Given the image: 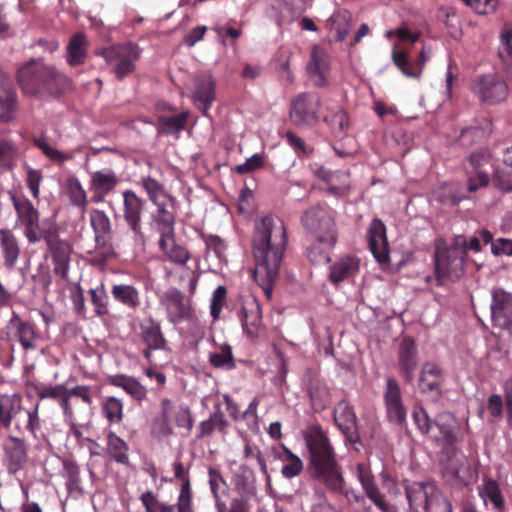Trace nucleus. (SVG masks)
I'll return each mask as SVG.
<instances>
[{"mask_svg":"<svg viewBox=\"0 0 512 512\" xmlns=\"http://www.w3.org/2000/svg\"><path fill=\"white\" fill-rule=\"evenodd\" d=\"M255 259L254 278L267 297L272 294L278 280L279 269L287 246L284 222L276 215L268 214L255 222L253 238Z\"/></svg>","mask_w":512,"mask_h":512,"instance_id":"nucleus-1","label":"nucleus"},{"mask_svg":"<svg viewBox=\"0 0 512 512\" xmlns=\"http://www.w3.org/2000/svg\"><path fill=\"white\" fill-rule=\"evenodd\" d=\"M307 448V471L313 480L324 486H335L340 481L342 467L338 461L336 450L321 426L308 429L304 435Z\"/></svg>","mask_w":512,"mask_h":512,"instance_id":"nucleus-2","label":"nucleus"},{"mask_svg":"<svg viewBox=\"0 0 512 512\" xmlns=\"http://www.w3.org/2000/svg\"><path fill=\"white\" fill-rule=\"evenodd\" d=\"M207 473L216 512H251L258 500L257 488L253 479L240 472L233 475V488L228 505L226 497L229 495V490L222 472L219 468L210 466Z\"/></svg>","mask_w":512,"mask_h":512,"instance_id":"nucleus-3","label":"nucleus"},{"mask_svg":"<svg viewBox=\"0 0 512 512\" xmlns=\"http://www.w3.org/2000/svg\"><path fill=\"white\" fill-rule=\"evenodd\" d=\"M18 83L30 96L59 94L68 83V78L55 66L32 60L18 70Z\"/></svg>","mask_w":512,"mask_h":512,"instance_id":"nucleus-4","label":"nucleus"},{"mask_svg":"<svg viewBox=\"0 0 512 512\" xmlns=\"http://www.w3.org/2000/svg\"><path fill=\"white\" fill-rule=\"evenodd\" d=\"M463 245L461 237H453L449 247H436L434 271L437 286L444 285L447 280L456 281L464 275L468 255Z\"/></svg>","mask_w":512,"mask_h":512,"instance_id":"nucleus-5","label":"nucleus"},{"mask_svg":"<svg viewBox=\"0 0 512 512\" xmlns=\"http://www.w3.org/2000/svg\"><path fill=\"white\" fill-rule=\"evenodd\" d=\"M41 339L37 325L31 320L22 318L14 310L11 311L6 324L0 328V341L11 345L18 344L26 352L37 349Z\"/></svg>","mask_w":512,"mask_h":512,"instance_id":"nucleus-6","label":"nucleus"},{"mask_svg":"<svg viewBox=\"0 0 512 512\" xmlns=\"http://www.w3.org/2000/svg\"><path fill=\"white\" fill-rule=\"evenodd\" d=\"M89 221L95 241L94 251L90 252L91 262L103 265L115 256L111 220L105 211L92 209L89 213Z\"/></svg>","mask_w":512,"mask_h":512,"instance_id":"nucleus-7","label":"nucleus"},{"mask_svg":"<svg viewBox=\"0 0 512 512\" xmlns=\"http://www.w3.org/2000/svg\"><path fill=\"white\" fill-rule=\"evenodd\" d=\"M301 222L317 242L329 248L337 243L338 231L333 211L322 206L311 207L303 214Z\"/></svg>","mask_w":512,"mask_h":512,"instance_id":"nucleus-8","label":"nucleus"},{"mask_svg":"<svg viewBox=\"0 0 512 512\" xmlns=\"http://www.w3.org/2000/svg\"><path fill=\"white\" fill-rule=\"evenodd\" d=\"M123 219L127 225L132 245L139 250H144L146 245V235L143 231L142 217L145 202L131 189L122 192Z\"/></svg>","mask_w":512,"mask_h":512,"instance_id":"nucleus-9","label":"nucleus"},{"mask_svg":"<svg viewBox=\"0 0 512 512\" xmlns=\"http://www.w3.org/2000/svg\"><path fill=\"white\" fill-rule=\"evenodd\" d=\"M140 53L138 45L127 42L103 48L97 54L104 57L107 64L113 67L116 79L123 81L125 77L135 71Z\"/></svg>","mask_w":512,"mask_h":512,"instance_id":"nucleus-10","label":"nucleus"},{"mask_svg":"<svg viewBox=\"0 0 512 512\" xmlns=\"http://www.w3.org/2000/svg\"><path fill=\"white\" fill-rule=\"evenodd\" d=\"M321 98L316 92L297 94L290 105V119L298 127H311L318 121Z\"/></svg>","mask_w":512,"mask_h":512,"instance_id":"nucleus-11","label":"nucleus"},{"mask_svg":"<svg viewBox=\"0 0 512 512\" xmlns=\"http://www.w3.org/2000/svg\"><path fill=\"white\" fill-rule=\"evenodd\" d=\"M45 244L47 247V254L45 257L47 258L49 256L51 258L54 265L53 273L61 279H67L71 262V254L73 252L72 244L68 240L60 237L59 229L50 237L48 236Z\"/></svg>","mask_w":512,"mask_h":512,"instance_id":"nucleus-12","label":"nucleus"},{"mask_svg":"<svg viewBox=\"0 0 512 512\" xmlns=\"http://www.w3.org/2000/svg\"><path fill=\"white\" fill-rule=\"evenodd\" d=\"M471 90L481 102L490 105L502 102L508 97L507 84L494 74L477 76Z\"/></svg>","mask_w":512,"mask_h":512,"instance_id":"nucleus-13","label":"nucleus"},{"mask_svg":"<svg viewBox=\"0 0 512 512\" xmlns=\"http://www.w3.org/2000/svg\"><path fill=\"white\" fill-rule=\"evenodd\" d=\"M28 447L26 441L16 436H9L3 444L2 463L9 475H16L28 464Z\"/></svg>","mask_w":512,"mask_h":512,"instance_id":"nucleus-14","label":"nucleus"},{"mask_svg":"<svg viewBox=\"0 0 512 512\" xmlns=\"http://www.w3.org/2000/svg\"><path fill=\"white\" fill-rule=\"evenodd\" d=\"M160 303L165 307L167 318L173 324L189 320L193 316L190 299L176 288L165 291L160 297Z\"/></svg>","mask_w":512,"mask_h":512,"instance_id":"nucleus-15","label":"nucleus"},{"mask_svg":"<svg viewBox=\"0 0 512 512\" xmlns=\"http://www.w3.org/2000/svg\"><path fill=\"white\" fill-rule=\"evenodd\" d=\"M335 425L351 444H360L361 438L357 425V416L353 407L345 399L339 401L333 410Z\"/></svg>","mask_w":512,"mask_h":512,"instance_id":"nucleus-16","label":"nucleus"},{"mask_svg":"<svg viewBox=\"0 0 512 512\" xmlns=\"http://www.w3.org/2000/svg\"><path fill=\"white\" fill-rule=\"evenodd\" d=\"M331 70V58L325 47L314 45L307 64V74L316 87L328 85V78Z\"/></svg>","mask_w":512,"mask_h":512,"instance_id":"nucleus-17","label":"nucleus"},{"mask_svg":"<svg viewBox=\"0 0 512 512\" xmlns=\"http://www.w3.org/2000/svg\"><path fill=\"white\" fill-rule=\"evenodd\" d=\"M384 403L388 420L402 426L406 422L407 412L403 405L401 388L392 377L386 379Z\"/></svg>","mask_w":512,"mask_h":512,"instance_id":"nucleus-18","label":"nucleus"},{"mask_svg":"<svg viewBox=\"0 0 512 512\" xmlns=\"http://www.w3.org/2000/svg\"><path fill=\"white\" fill-rule=\"evenodd\" d=\"M120 179L112 169L97 170L90 175L89 190L93 203H102L119 185Z\"/></svg>","mask_w":512,"mask_h":512,"instance_id":"nucleus-19","label":"nucleus"},{"mask_svg":"<svg viewBox=\"0 0 512 512\" xmlns=\"http://www.w3.org/2000/svg\"><path fill=\"white\" fill-rule=\"evenodd\" d=\"M397 360L399 373L406 383H412L418 367V347L413 338L409 336L402 338L397 352Z\"/></svg>","mask_w":512,"mask_h":512,"instance_id":"nucleus-20","label":"nucleus"},{"mask_svg":"<svg viewBox=\"0 0 512 512\" xmlns=\"http://www.w3.org/2000/svg\"><path fill=\"white\" fill-rule=\"evenodd\" d=\"M240 319L245 334L252 340L258 338L263 321L261 307L256 298L248 297L242 301Z\"/></svg>","mask_w":512,"mask_h":512,"instance_id":"nucleus-21","label":"nucleus"},{"mask_svg":"<svg viewBox=\"0 0 512 512\" xmlns=\"http://www.w3.org/2000/svg\"><path fill=\"white\" fill-rule=\"evenodd\" d=\"M391 57L394 65L405 77L417 80L421 78L423 69L429 60V55L426 52L425 47L421 49L415 60H412L409 57L407 51L397 50L396 48L392 50Z\"/></svg>","mask_w":512,"mask_h":512,"instance_id":"nucleus-22","label":"nucleus"},{"mask_svg":"<svg viewBox=\"0 0 512 512\" xmlns=\"http://www.w3.org/2000/svg\"><path fill=\"white\" fill-rule=\"evenodd\" d=\"M491 318L494 324L507 329L512 324V294L502 288L492 290Z\"/></svg>","mask_w":512,"mask_h":512,"instance_id":"nucleus-23","label":"nucleus"},{"mask_svg":"<svg viewBox=\"0 0 512 512\" xmlns=\"http://www.w3.org/2000/svg\"><path fill=\"white\" fill-rule=\"evenodd\" d=\"M155 210L150 215V227L159 234L175 230L176 198H170L154 204Z\"/></svg>","mask_w":512,"mask_h":512,"instance_id":"nucleus-24","label":"nucleus"},{"mask_svg":"<svg viewBox=\"0 0 512 512\" xmlns=\"http://www.w3.org/2000/svg\"><path fill=\"white\" fill-rule=\"evenodd\" d=\"M464 462L465 457L458 455L455 447H444L439 464L442 477L447 484L461 485L465 483L460 475Z\"/></svg>","mask_w":512,"mask_h":512,"instance_id":"nucleus-25","label":"nucleus"},{"mask_svg":"<svg viewBox=\"0 0 512 512\" xmlns=\"http://www.w3.org/2000/svg\"><path fill=\"white\" fill-rule=\"evenodd\" d=\"M436 487L430 482H413L405 487L409 512H429L430 498Z\"/></svg>","mask_w":512,"mask_h":512,"instance_id":"nucleus-26","label":"nucleus"},{"mask_svg":"<svg viewBox=\"0 0 512 512\" xmlns=\"http://www.w3.org/2000/svg\"><path fill=\"white\" fill-rule=\"evenodd\" d=\"M356 476L358 481L361 483L366 496L379 510L382 512H388L389 504L387 503L384 494L381 493L369 466L365 463H358L356 465Z\"/></svg>","mask_w":512,"mask_h":512,"instance_id":"nucleus-27","label":"nucleus"},{"mask_svg":"<svg viewBox=\"0 0 512 512\" xmlns=\"http://www.w3.org/2000/svg\"><path fill=\"white\" fill-rule=\"evenodd\" d=\"M368 245L371 253L379 263L389 258V245L386 236V227L380 219H373L367 233Z\"/></svg>","mask_w":512,"mask_h":512,"instance_id":"nucleus-28","label":"nucleus"},{"mask_svg":"<svg viewBox=\"0 0 512 512\" xmlns=\"http://www.w3.org/2000/svg\"><path fill=\"white\" fill-rule=\"evenodd\" d=\"M215 81L211 75H200L195 79V91L192 96L194 105L208 116V111L215 101Z\"/></svg>","mask_w":512,"mask_h":512,"instance_id":"nucleus-29","label":"nucleus"},{"mask_svg":"<svg viewBox=\"0 0 512 512\" xmlns=\"http://www.w3.org/2000/svg\"><path fill=\"white\" fill-rule=\"evenodd\" d=\"M158 244L164 259L175 265L184 266L190 259L188 249L176 242L175 230L160 234Z\"/></svg>","mask_w":512,"mask_h":512,"instance_id":"nucleus-30","label":"nucleus"},{"mask_svg":"<svg viewBox=\"0 0 512 512\" xmlns=\"http://www.w3.org/2000/svg\"><path fill=\"white\" fill-rule=\"evenodd\" d=\"M444 382L442 369L433 362H426L422 365L419 377V389L423 394H442L441 388Z\"/></svg>","mask_w":512,"mask_h":512,"instance_id":"nucleus-31","label":"nucleus"},{"mask_svg":"<svg viewBox=\"0 0 512 512\" xmlns=\"http://www.w3.org/2000/svg\"><path fill=\"white\" fill-rule=\"evenodd\" d=\"M173 412V404L170 399L163 398L160 402V410L154 416L151 423V434L157 439L168 438L173 435V427L171 418Z\"/></svg>","mask_w":512,"mask_h":512,"instance_id":"nucleus-32","label":"nucleus"},{"mask_svg":"<svg viewBox=\"0 0 512 512\" xmlns=\"http://www.w3.org/2000/svg\"><path fill=\"white\" fill-rule=\"evenodd\" d=\"M314 175L318 179L326 182L327 190L332 195L340 196L346 194L349 191V172H333L321 166L314 170Z\"/></svg>","mask_w":512,"mask_h":512,"instance_id":"nucleus-33","label":"nucleus"},{"mask_svg":"<svg viewBox=\"0 0 512 512\" xmlns=\"http://www.w3.org/2000/svg\"><path fill=\"white\" fill-rule=\"evenodd\" d=\"M360 267V260L352 255H345L335 261L329 268L328 280L333 285L354 277Z\"/></svg>","mask_w":512,"mask_h":512,"instance_id":"nucleus-34","label":"nucleus"},{"mask_svg":"<svg viewBox=\"0 0 512 512\" xmlns=\"http://www.w3.org/2000/svg\"><path fill=\"white\" fill-rule=\"evenodd\" d=\"M0 253L3 265L7 269L14 268L20 257L21 247L19 239L10 229H0Z\"/></svg>","mask_w":512,"mask_h":512,"instance_id":"nucleus-35","label":"nucleus"},{"mask_svg":"<svg viewBox=\"0 0 512 512\" xmlns=\"http://www.w3.org/2000/svg\"><path fill=\"white\" fill-rule=\"evenodd\" d=\"M10 199L16 212V224L22 229L40 218V212L25 196L9 192Z\"/></svg>","mask_w":512,"mask_h":512,"instance_id":"nucleus-36","label":"nucleus"},{"mask_svg":"<svg viewBox=\"0 0 512 512\" xmlns=\"http://www.w3.org/2000/svg\"><path fill=\"white\" fill-rule=\"evenodd\" d=\"M22 397L17 393L0 395V429L9 430L22 410Z\"/></svg>","mask_w":512,"mask_h":512,"instance_id":"nucleus-37","label":"nucleus"},{"mask_svg":"<svg viewBox=\"0 0 512 512\" xmlns=\"http://www.w3.org/2000/svg\"><path fill=\"white\" fill-rule=\"evenodd\" d=\"M140 334L143 342L150 349H165L167 341L161 330L160 323L152 317L146 318L140 324Z\"/></svg>","mask_w":512,"mask_h":512,"instance_id":"nucleus-38","label":"nucleus"},{"mask_svg":"<svg viewBox=\"0 0 512 512\" xmlns=\"http://www.w3.org/2000/svg\"><path fill=\"white\" fill-rule=\"evenodd\" d=\"M215 410L207 420L200 423L197 438L210 437L215 431L225 435L229 422L225 419L224 413L221 409V404L217 403L214 406Z\"/></svg>","mask_w":512,"mask_h":512,"instance_id":"nucleus-39","label":"nucleus"},{"mask_svg":"<svg viewBox=\"0 0 512 512\" xmlns=\"http://www.w3.org/2000/svg\"><path fill=\"white\" fill-rule=\"evenodd\" d=\"M105 452L111 460L118 464L128 465L130 462L128 443L114 431L110 430L106 433Z\"/></svg>","mask_w":512,"mask_h":512,"instance_id":"nucleus-40","label":"nucleus"},{"mask_svg":"<svg viewBox=\"0 0 512 512\" xmlns=\"http://www.w3.org/2000/svg\"><path fill=\"white\" fill-rule=\"evenodd\" d=\"M438 430V434L434 435L436 441L441 442L445 447H454L457 441L454 432L453 418L450 413H439L432 422V429Z\"/></svg>","mask_w":512,"mask_h":512,"instance_id":"nucleus-41","label":"nucleus"},{"mask_svg":"<svg viewBox=\"0 0 512 512\" xmlns=\"http://www.w3.org/2000/svg\"><path fill=\"white\" fill-rule=\"evenodd\" d=\"M110 385L123 389L134 400L141 402L147 396V389L135 378L125 374L109 376Z\"/></svg>","mask_w":512,"mask_h":512,"instance_id":"nucleus-42","label":"nucleus"},{"mask_svg":"<svg viewBox=\"0 0 512 512\" xmlns=\"http://www.w3.org/2000/svg\"><path fill=\"white\" fill-rule=\"evenodd\" d=\"M492 167L491 156L485 150L475 151L469 156L468 173L476 174L480 185H488L489 170Z\"/></svg>","mask_w":512,"mask_h":512,"instance_id":"nucleus-43","label":"nucleus"},{"mask_svg":"<svg viewBox=\"0 0 512 512\" xmlns=\"http://www.w3.org/2000/svg\"><path fill=\"white\" fill-rule=\"evenodd\" d=\"M88 41L82 32L75 33L69 40L66 51V60L70 66H78L85 63L87 58Z\"/></svg>","mask_w":512,"mask_h":512,"instance_id":"nucleus-44","label":"nucleus"},{"mask_svg":"<svg viewBox=\"0 0 512 512\" xmlns=\"http://www.w3.org/2000/svg\"><path fill=\"white\" fill-rule=\"evenodd\" d=\"M16 110V94L11 84L4 80L0 72V120L8 122Z\"/></svg>","mask_w":512,"mask_h":512,"instance_id":"nucleus-45","label":"nucleus"},{"mask_svg":"<svg viewBox=\"0 0 512 512\" xmlns=\"http://www.w3.org/2000/svg\"><path fill=\"white\" fill-rule=\"evenodd\" d=\"M114 300L128 309L136 310L141 305L139 290L130 284H115L111 289Z\"/></svg>","mask_w":512,"mask_h":512,"instance_id":"nucleus-46","label":"nucleus"},{"mask_svg":"<svg viewBox=\"0 0 512 512\" xmlns=\"http://www.w3.org/2000/svg\"><path fill=\"white\" fill-rule=\"evenodd\" d=\"M58 229L57 224L51 223L47 225L45 222L41 223L40 218H38L32 224L25 226L21 230L28 244L35 245L42 240L45 242L48 236L50 237Z\"/></svg>","mask_w":512,"mask_h":512,"instance_id":"nucleus-47","label":"nucleus"},{"mask_svg":"<svg viewBox=\"0 0 512 512\" xmlns=\"http://www.w3.org/2000/svg\"><path fill=\"white\" fill-rule=\"evenodd\" d=\"M308 392L312 407L316 412L323 411L331 402V393L328 386L318 379L310 381Z\"/></svg>","mask_w":512,"mask_h":512,"instance_id":"nucleus-48","label":"nucleus"},{"mask_svg":"<svg viewBox=\"0 0 512 512\" xmlns=\"http://www.w3.org/2000/svg\"><path fill=\"white\" fill-rule=\"evenodd\" d=\"M281 447L282 453H279L276 457L284 463L281 469L282 476L286 479L299 476L303 471V461L285 445Z\"/></svg>","mask_w":512,"mask_h":512,"instance_id":"nucleus-49","label":"nucleus"},{"mask_svg":"<svg viewBox=\"0 0 512 512\" xmlns=\"http://www.w3.org/2000/svg\"><path fill=\"white\" fill-rule=\"evenodd\" d=\"M140 185L153 205L174 197L166 190L163 183L152 176L141 177Z\"/></svg>","mask_w":512,"mask_h":512,"instance_id":"nucleus-50","label":"nucleus"},{"mask_svg":"<svg viewBox=\"0 0 512 512\" xmlns=\"http://www.w3.org/2000/svg\"><path fill=\"white\" fill-rule=\"evenodd\" d=\"M66 193L71 205L84 214L88 205L87 193L76 176L71 175L66 179Z\"/></svg>","mask_w":512,"mask_h":512,"instance_id":"nucleus-51","label":"nucleus"},{"mask_svg":"<svg viewBox=\"0 0 512 512\" xmlns=\"http://www.w3.org/2000/svg\"><path fill=\"white\" fill-rule=\"evenodd\" d=\"M482 486V491L479 493L480 496L483 499H488L496 511L503 512L506 505L498 482L490 477H484Z\"/></svg>","mask_w":512,"mask_h":512,"instance_id":"nucleus-52","label":"nucleus"},{"mask_svg":"<svg viewBox=\"0 0 512 512\" xmlns=\"http://www.w3.org/2000/svg\"><path fill=\"white\" fill-rule=\"evenodd\" d=\"M101 413L109 424H119L124 418V404L121 399L108 396L101 404Z\"/></svg>","mask_w":512,"mask_h":512,"instance_id":"nucleus-53","label":"nucleus"},{"mask_svg":"<svg viewBox=\"0 0 512 512\" xmlns=\"http://www.w3.org/2000/svg\"><path fill=\"white\" fill-rule=\"evenodd\" d=\"M33 145L41 150V152L50 159L53 163L57 165H62L66 161H69L73 158V153L71 152H62L54 147H52L44 138L34 137Z\"/></svg>","mask_w":512,"mask_h":512,"instance_id":"nucleus-54","label":"nucleus"},{"mask_svg":"<svg viewBox=\"0 0 512 512\" xmlns=\"http://www.w3.org/2000/svg\"><path fill=\"white\" fill-rule=\"evenodd\" d=\"M189 118V112L184 111L174 116H160L158 122L165 134H175L183 130Z\"/></svg>","mask_w":512,"mask_h":512,"instance_id":"nucleus-55","label":"nucleus"},{"mask_svg":"<svg viewBox=\"0 0 512 512\" xmlns=\"http://www.w3.org/2000/svg\"><path fill=\"white\" fill-rule=\"evenodd\" d=\"M331 30L336 33V41H344L351 28V17L347 11H339L331 16Z\"/></svg>","mask_w":512,"mask_h":512,"instance_id":"nucleus-56","label":"nucleus"},{"mask_svg":"<svg viewBox=\"0 0 512 512\" xmlns=\"http://www.w3.org/2000/svg\"><path fill=\"white\" fill-rule=\"evenodd\" d=\"M201 238L205 243L207 255L212 252L219 263L226 262L225 252L227 246L223 239L212 234H201Z\"/></svg>","mask_w":512,"mask_h":512,"instance_id":"nucleus-57","label":"nucleus"},{"mask_svg":"<svg viewBox=\"0 0 512 512\" xmlns=\"http://www.w3.org/2000/svg\"><path fill=\"white\" fill-rule=\"evenodd\" d=\"M64 476L66 478V489L69 493L80 491V468L76 462L65 459L63 461Z\"/></svg>","mask_w":512,"mask_h":512,"instance_id":"nucleus-58","label":"nucleus"},{"mask_svg":"<svg viewBox=\"0 0 512 512\" xmlns=\"http://www.w3.org/2000/svg\"><path fill=\"white\" fill-rule=\"evenodd\" d=\"M209 362L215 368L234 369L236 366L232 348L228 344L222 345L219 353H211Z\"/></svg>","mask_w":512,"mask_h":512,"instance_id":"nucleus-59","label":"nucleus"},{"mask_svg":"<svg viewBox=\"0 0 512 512\" xmlns=\"http://www.w3.org/2000/svg\"><path fill=\"white\" fill-rule=\"evenodd\" d=\"M454 237H461L464 240L463 249L467 254L468 250L473 252L481 251L480 242L483 241L484 244H489L493 240L492 233L487 229H481L477 232V235H473L470 238H466L464 235H455Z\"/></svg>","mask_w":512,"mask_h":512,"instance_id":"nucleus-60","label":"nucleus"},{"mask_svg":"<svg viewBox=\"0 0 512 512\" xmlns=\"http://www.w3.org/2000/svg\"><path fill=\"white\" fill-rule=\"evenodd\" d=\"M91 303L94 306V311L97 316H105L109 313V298L103 286L95 289H90Z\"/></svg>","mask_w":512,"mask_h":512,"instance_id":"nucleus-61","label":"nucleus"},{"mask_svg":"<svg viewBox=\"0 0 512 512\" xmlns=\"http://www.w3.org/2000/svg\"><path fill=\"white\" fill-rule=\"evenodd\" d=\"M20 14V11L7 9L3 4L0 5V38H8L15 34L14 26L16 21L13 14Z\"/></svg>","mask_w":512,"mask_h":512,"instance_id":"nucleus-62","label":"nucleus"},{"mask_svg":"<svg viewBox=\"0 0 512 512\" xmlns=\"http://www.w3.org/2000/svg\"><path fill=\"white\" fill-rule=\"evenodd\" d=\"M324 121L336 132H346L349 127L348 114L338 108L336 111L328 113L324 116Z\"/></svg>","mask_w":512,"mask_h":512,"instance_id":"nucleus-63","label":"nucleus"},{"mask_svg":"<svg viewBox=\"0 0 512 512\" xmlns=\"http://www.w3.org/2000/svg\"><path fill=\"white\" fill-rule=\"evenodd\" d=\"M493 184L503 191H512V167L505 165L503 168L496 169Z\"/></svg>","mask_w":512,"mask_h":512,"instance_id":"nucleus-64","label":"nucleus"}]
</instances>
